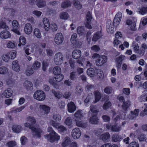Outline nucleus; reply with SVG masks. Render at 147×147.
Segmentation results:
<instances>
[{"mask_svg": "<svg viewBox=\"0 0 147 147\" xmlns=\"http://www.w3.org/2000/svg\"><path fill=\"white\" fill-rule=\"evenodd\" d=\"M33 124H31L30 123L28 122H26L24 124V127H28L31 129L33 134L35 137L40 138L41 137L42 133L41 129L37 126L33 127Z\"/></svg>", "mask_w": 147, "mask_h": 147, "instance_id": "obj_1", "label": "nucleus"}, {"mask_svg": "<svg viewBox=\"0 0 147 147\" xmlns=\"http://www.w3.org/2000/svg\"><path fill=\"white\" fill-rule=\"evenodd\" d=\"M74 119L77 126L84 128L87 127V124L83 123L82 121V119L83 117V113L82 111H78L76 112L74 114Z\"/></svg>", "mask_w": 147, "mask_h": 147, "instance_id": "obj_2", "label": "nucleus"}, {"mask_svg": "<svg viewBox=\"0 0 147 147\" xmlns=\"http://www.w3.org/2000/svg\"><path fill=\"white\" fill-rule=\"evenodd\" d=\"M97 111L95 107L92 106L90 107V111L89 114L92 115L89 119V122L92 124H96L98 122V119L96 117Z\"/></svg>", "mask_w": 147, "mask_h": 147, "instance_id": "obj_3", "label": "nucleus"}, {"mask_svg": "<svg viewBox=\"0 0 147 147\" xmlns=\"http://www.w3.org/2000/svg\"><path fill=\"white\" fill-rule=\"evenodd\" d=\"M45 138L50 142H53L56 141H58L60 139V136L55 131L50 133L49 135H46Z\"/></svg>", "mask_w": 147, "mask_h": 147, "instance_id": "obj_4", "label": "nucleus"}, {"mask_svg": "<svg viewBox=\"0 0 147 147\" xmlns=\"http://www.w3.org/2000/svg\"><path fill=\"white\" fill-rule=\"evenodd\" d=\"M34 98L38 100H43L45 97V94L42 90H38L34 94Z\"/></svg>", "mask_w": 147, "mask_h": 147, "instance_id": "obj_5", "label": "nucleus"}, {"mask_svg": "<svg viewBox=\"0 0 147 147\" xmlns=\"http://www.w3.org/2000/svg\"><path fill=\"white\" fill-rule=\"evenodd\" d=\"M107 57L105 55H101L95 61L96 65L98 66H102L107 61Z\"/></svg>", "mask_w": 147, "mask_h": 147, "instance_id": "obj_6", "label": "nucleus"}, {"mask_svg": "<svg viewBox=\"0 0 147 147\" xmlns=\"http://www.w3.org/2000/svg\"><path fill=\"white\" fill-rule=\"evenodd\" d=\"M49 123L57 129L60 133L64 132L66 131V129L65 127L63 125H60L59 123H56L53 121H51Z\"/></svg>", "mask_w": 147, "mask_h": 147, "instance_id": "obj_7", "label": "nucleus"}, {"mask_svg": "<svg viewBox=\"0 0 147 147\" xmlns=\"http://www.w3.org/2000/svg\"><path fill=\"white\" fill-rule=\"evenodd\" d=\"M63 56L60 52L56 53L54 57V61L55 63L57 65L61 64L63 62Z\"/></svg>", "mask_w": 147, "mask_h": 147, "instance_id": "obj_8", "label": "nucleus"}, {"mask_svg": "<svg viewBox=\"0 0 147 147\" xmlns=\"http://www.w3.org/2000/svg\"><path fill=\"white\" fill-rule=\"evenodd\" d=\"M81 135V131L80 129L76 128L73 129L71 131V135L74 139L79 138Z\"/></svg>", "mask_w": 147, "mask_h": 147, "instance_id": "obj_9", "label": "nucleus"}, {"mask_svg": "<svg viewBox=\"0 0 147 147\" xmlns=\"http://www.w3.org/2000/svg\"><path fill=\"white\" fill-rule=\"evenodd\" d=\"M137 20L136 18H134L133 19L131 18L127 20L126 22L127 24L128 25H130V29L131 30L135 31L136 28V22Z\"/></svg>", "mask_w": 147, "mask_h": 147, "instance_id": "obj_10", "label": "nucleus"}, {"mask_svg": "<svg viewBox=\"0 0 147 147\" xmlns=\"http://www.w3.org/2000/svg\"><path fill=\"white\" fill-rule=\"evenodd\" d=\"M64 37L62 34L58 33L56 34L55 37V42L57 45H60L63 42Z\"/></svg>", "mask_w": 147, "mask_h": 147, "instance_id": "obj_11", "label": "nucleus"}, {"mask_svg": "<svg viewBox=\"0 0 147 147\" xmlns=\"http://www.w3.org/2000/svg\"><path fill=\"white\" fill-rule=\"evenodd\" d=\"M11 35L10 32L7 30L2 31L0 33V37L2 39H7L11 38Z\"/></svg>", "mask_w": 147, "mask_h": 147, "instance_id": "obj_12", "label": "nucleus"}, {"mask_svg": "<svg viewBox=\"0 0 147 147\" xmlns=\"http://www.w3.org/2000/svg\"><path fill=\"white\" fill-rule=\"evenodd\" d=\"M106 128L108 129H110L111 130L113 131L117 132L121 130V127L120 126L117 125H114L111 126L110 124L107 125Z\"/></svg>", "mask_w": 147, "mask_h": 147, "instance_id": "obj_13", "label": "nucleus"}, {"mask_svg": "<svg viewBox=\"0 0 147 147\" xmlns=\"http://www.w3.org/2000/svg\"><path fill=\"white\" fill-rule=\"evenodd\" d=\"M24 31L27 34H30L32 31V28L31 24L30 23L26 24L24 27Z\"/></svg>", "mask_w": 147, "mask_h": 147, "instance_id": "obj_14", "label": "nucleus"}, {"mask_svg": "<svg viewBox=\"0 0 147 147\" xmlns=\"http://www.w3.org/2000/svg\"><path fill=\"white\" fill-rule=\"evenodd\" d=\"M23 86L28 90H31L33 88V84L30 81H25L23 83Z\"/></svg>", "mask_w": 147, "mask_h": 147, "instance_id": "obj_15", "label": "nucleus"}, {"mask_svg": "<svg viewBox=\"0 0 147 147\" xmlns=\"http://www.w3.org/2000/svg\"><path fill=\"white\" fill-rule=\"evenodd\" d=\"M139 110L138 109H135L134 111H131V115L128 116L127 118L132 119L136 118L138 115Z\"/></svg>", "mask_w": 147, "mask_h": 147, "instance_id": "obj_16", "label": "nucleus"}, {"mask_svg": "<svg viewBox=\"0 0 147 147\" xmlns=\"http://www.w3.org/2000/svg\"><path fill=\"white\" fill-rule=\"evenodd\" d=\"M13 91L10 88H8L5 90L2 94V96H4L7 98L10 97L12 94Z\"/></svg>", "mask_w": 147, "mask_h": 147, "instance_id": "obj_17", "label": "nucleus"}, {"mask_svg": "<svg viewBox=\"0 0 147 147\" xmlns=\"http://www.w3.org/2000/svg\"><path fill=\"white\" fill-rule=\"evenodd\" d=\"M68 111L70 113L74 112L76 109V107L73 102H71L67 105Z\"/></svg>", "mask_w": 147, "mask_h": 147, "instance_id": "obj_18", "label": "nucleus"}, {"mask_svg": "<svg viewBox=\"0 0 147 147\" xmlns=\"http://www.w3.org/2000/svg\"><path fill=\"white\" fill-rule=\"evenodd\" d=\"M71 142L70 138L68 137H66L63 140L61 145L62 147H67L70 144Z\"/></svg>", "mask_w": 147, "mask_h": 147, "instance_id": "obj_19", "label": "nucleus"}, {"mask_svg": "<svg viewBox=\"0 0 147 147\" xmlns=\"http://www.w3.org/2000/svg\"><path fill=\"white\" fill-rule=\"evenodd\" d=\"M12 67L13 70L16 72H19L20 70V67L18 61H13L12 63Z\"/></svg>", "mask_w": 147, "mask_h": 147, "instance_id": "obj_20", "label": "nucleus"}, {"mask_svg": "<svg viewBox=\"0 0 147 147\" xmlns=\"http://www.w3.org/2000/svg\"><path fill=\"white\" fill-rule=\"evenodd\" d=\"M42 22L44 25V28L46 31H48L49 30L50 24L49 20L46 18L43 19Z\"/></svg>", "mask_w": 147, "mask_h": 147, "instance_id": "obj_21", "label": "nucleus"}, {"mask_svg": "<svg viewBox=\"0 0 147 147\" xmlns=\"http://www.w3.org/2000/svg\"><path fill=\"white\" fill-rule=\"evenodd\" d=\"M81 56V52L79 50H76L72 52V57L74 59H78Z\"/></svg>", "mask_w": 147, "mask_h": 147, "instance_id": "obj_22", "label": "nucleus"}, {"mask_svg": "<svg viewBox=\"0 0 147 147\" xmlns=\"http://www.w3.org/2000/svg\"><path fill=\"white\" fill-rule=\"evenodd\" d=\"M102 36V34L100 32H97L95 33L92 38V40L94 42H96Z\"/></svg>", "mask_w": 147, "mask_h": 147, "instance_id": "obj_23", "label": "nucleus"}, {"mask_svg": "<svg viewBox=\"0 0 147 147\" xmlns=\"http://www.w3.org/2000/svg\"><path fill=\"white\" fill-rule=\"evenodd\" d=\"M64 123L69 128H71L73 126L72 120L70 117H68L66 119Z\"/></svg>", "mask_w": 147, "mask_h": 147, "instance_id": "obj_24", "label": "nucleus"}, {"mask_svg": "<svg viewBox=\"0 0 147 147\" xmlns=\"http://www.w3.org/2000/svg\"><path fill=\"white\" fill-rule=\"evenodd\" d=\"M12 130L14 132L18 133H20L22 130V127L18 125H14L12 126Z\"/></svg>", "mask_w": 147, "mask_h": 147, "instance_id": "obj_25", "label": "nucleus"}, {"mask_svg": "<svg viewBox=\"0 0 147 147\" xmlns=\"http://www.w3.org/2000/svg\"><path fill=\"white\" fill-rule=\"evenodd\" d=\"M71 4V2L70 1L65 0L61 3V7L63 8H66L70 7Z\"/></svg>", "mask_w": 147, "mask_h": 147, "instance_id": "obj_26", "label": "nucleus"}, {"mask_svg": "<svg viewBox=\"0 0 147 147\" xmlns=\"http://www.w3.org/2000/svg\"><path fill=\"white\" fill-rule=\"evenodd\" d=\"M6 83L7 85L13 87L15 85V81L13 79L9 78L6 80Z\"/></svg>", "mask_w": 147, "mask_h": 147, "instance_id": "obj_27", "label": "nucleus"}, {"mask_svg": "<svg viewBox=\"0 0 147 147\" xmlns=\"http://www.w3.org/2000/svg\"><path fill=\"white\" fill-rule=\"evenodd\" d=\"M59 17L61 19L67 20L69 16L67 12H62L59 14Z\"/></svg>", "mask_w": 147, "mask_h": 147, "instance_id": "obj_28", "label": "nucleus"}, {"mask_svg": "<svg viewBox=\"0 0 147 147\" xmlns=\"http://www.w3.org/2000/svg\"><path fill=\"white\" fill-rule=\"evenodd\" d=\"M41 66L40 63L38 61H35L32 64V68L34 70H38Z\"/></svg>", "mask_w": 147, "mask_h": 147, "instance_id": "obj_29", "label": "nucleus"}, {"mask_svg": "<svg viewBox=\"0 0 147 147\" xmlns=\"http://www.w3.org/2000/svg\"><path fill=\"white\" fill-rule=\"evenodd\" d=\"M33 33L35 36L38 38H40L42 36L40 30L37 28H36L34 30Z\"/></svg>", "mask_w": 147, "mask_h": 147, "instance_id": "obj_30", "label": "nucleus"}, {"mask_svg": "<svg viewBox=\"0 0 147 147\" xmlns=\"http://www.w3.org/2000/svg\"><path fill=\"white\" fill-rule=\"evenodd\" d=\"M17 45L16 42L13 40L9 41L7 45V47L9 49H14Z\"/></svg>", "mask_w": 147, "mask_h": 147, "instance_id": "obj_31", "label": "nucleus"}, {"mask_svg": "<svg viewBox=\"0 0 147 147\" xmlns=\"http://www.w3.org/2000/svg\"><path fill=\"white\" fill-rule=\"evenodd\" d=\"M53 72L55 75L60 74L61 73V67L58 66L54 67L53 69Z\"/></svg>", "mask_w": 147, "mask_h": 147, "instance_id": "obj_32", "label": "nucleus"}, {"mask_svg": "<svg viewBox=\"0 0 147 147\" xmlns=\"http://www.w3.org/2000/svg\"><path fill=\"white\" fill-rule=\"evenodd\" d=\"M138 12L142 15L147 13V7H142L138 9Z\"/></svg>", "mask_w": 147, "mask_h": 147, "instance_id": "obj_33", "label": "nucleus"}, {"mask_svg": "<svg viewBox=\"0 0 147 147\" xmlns=\"http://www.w3.org/2000/svg\"><path fill=\"white\" fill-rule=\"evenodd\" d=\"M87 73L89 76L93 77L95 74L96 73L94 69L93 68H90L87 69Z\"/></svg>", "mask_w": 147, "mask_h": 147, "instance_id": "obj_34", "label": "nucleus"}, {"mask_svg": "<svg viewBox=\"0 0 147 147\" xmlns=\"http://www.w3.org/2000/svg\"><path fill=\"white\" fill-rule=\"evenodd\" d=\"M106 26L107 32L110 34L113 33L114 28L112 26L111 22L107 24Z\"/></svg>", "mask_w": 147, "mask_h": 147, "instance_id": "obj_35", "label": "nucleus"}, {"mask_svg": "<svg viewBox=\"0 0 147 147\" xmlns=\"http://www.w3.org/2000/svg\"><path fill=\"white\" fill-rule=\"evenodd\" d=\"M77 32L78 34L80 35H82L85 33V31L84 27H83L79 26L77 28Z\"/></svg>", "mask_w": 147, "mask_h": 147, "instance_id": "obj_36", "label": "nucleus"}, {"mask_svg": "<svg viewBox=\"0 0 147 147\" xmlns=\"http://www.w3.org/2000/svg\"><path fill=\"white\" fill-rule=\"evenodd\" d=\"M19 44L18 45L19 47L21 46V45H25L26 43V38L22 36H21L19 38Z\"/></svg>", "mask_w": 147, "mask_h": 147, "instance_id": "obj_37", "label": "nucleus"}, {"mask_svg": "<svg viewBox=\"0 0 147 147\" xmlns=\"http://www.w3.org/2000/svg\"><path fill=\"white\" fill-rule=\"evenodd\" d=\"M123 104L122 108L123 110L126 111L131 105L130 102H121Z\"/></svg>", "mask_w": 147, "mask_h": 147, "instance_id": "obj_38", "label": "nucleus"}, {"mask_svg": "<svg viewBox=\"0 0 147 147\" xmlns=\"http://www.w3.org/2000/svg\"><path fill=\"white\" fill-rule=\"evenodd\" d=\"M2 58L3 61L5 62H8L10 59L8 53L3 54L2 56Z\"/></svg>", "mask_w": 147, "mask_h": 147, "instance_id": "obj_39", "label": "nucleus"}, {"mask_svg": "<svg viewBox=\"0 0 147 147\" xmlns=\"http://www.w3.org/2000/svg\"><path fill=\"white\" fill-rule=\"evenodd\" d=\"M36 5L38 7L42 8L46 5V2L43 0H39L36 3Z\"/></svg>", "mask_w": 147, "mask_h": 147, "instance_id": "obj_40", "label": "nucleus"}, {"mask_svg": "<svg viewBox=\"0 0 147 147\" xmlns=\"http://www.w3.org/2000/svg\"><path fill=\"white\" fill-rule=\"evenodd\" d=\"M26 121L29 122L31 124H34L36 123V120L35 119L32 117L29 116L27 117L26 119Z\"/></svg>", "mask_w": 147, "mask_h": 147, "instance_id": "obj_41", "label": "nucleus"}, {"mask_svg": "<svg viewBox=\"0 0 147 147\" xmlns=\"http://www.w3.org/2000/svg\"><path fill=\"white\" fill-rule=\"evenodd\" d=\"M40 107L46 113H48L49 112L50 108L49 107L45 105H41Z\"/></svg>", "mask_w": 147, "mask_h": 147, "instance_id": "obj_42", "label": "nucleus"}, {"mask_svg": "<svg viewBox=\"0 0 147 147\" xmlns=\"http://www.w3.org/2000/svg\"><path fill=\"white\" fill-rule=\"evenodd\" d=\"M7 68L5 67L2 66L0 67V74L4 75L7 72Z\"/></svg>", "mask_w": 147, "mask_h": 147, "instance_id": "obj_43", "label": "nucleus"}, {"mask_svg": "<svg viewBox=\"0 0 147 147\" xmlns=\"http://www.w3.org/2000/svg\"><path fill=\"white\" fill-rule=\"evenodd\" d=\"M73 2L74 6L77 9H79L81 8L82 5L79 1L77 0H74Z\"/></svg>", "mask_w": 147, "mask_h": 147, "instance_id": "obj_44", "label": "nucleus"}, {"mask_svg": "<svg viewBox=\"0 0 147 147\" xmlns=\"http://www.w3.org/2000/svg\"><path fill=\"white\" fill-rule=\"evenodd\" d=\"M34 70L30 67H28L26 71V74L28 76H30L34 73Z\"/></svg>", "mask_w": 147, "mask_h": 147, "instance_id": "obj_45", "label": "nucleus"}, {"mask_svg": "<svg viewBox=\"0 0 147 147\" xmlns=\"http://www.w3.org/2000/svg\"><path fill=\"white\" fill-rule=\"evenodd\" d=\"M56 75L57 76L55 77V79L57 82H60L64 78V76L61 74Z\"/></svg>", "mask_w": 147, "mask_h": 147, "instance_id": "obj_46", "label": "nucleus"}, {"mask_svg": "<svg viewBox=\"0 0 147 147\" xmlns=\"http://www.w3.org/2000/svg\"><path fill=\"white\" fill-rule=\"evenodd\" d=\"M77 39V35L76 33L73 34L71 36V41L73 44H75Z\"/></svg>", "mask_w": 147, "mask_h": 147, "instance_id": "obj_47", "label": "nucleus"}, {"mask_svg": "<svg viewBox=\"0 0 147 147\" xmlns=\"http://www.w3.org/2000/svg\"><path fill=\"white\" fill-rule=\"evenodd\" d=\"M109 137L110 136L109 134L108 133H106L105 134L102 135L100 137V138L104 141H105L109 139Z\"/></svg>", "mask_w": 147, "mask_h": 147, "instance_id": "obj_48", "label": "nucleus"}, {"mask_svg": "<svg viewBox=\"0 0 147 147\" xmlns=\"http://www.w3.org/2000/svg\"><path fill=\"white\" fill-rule=\"evenodd\" d=\"M52 92L54 94L55 96L58 98H60L63 96L62 93L59 92H56L54 90H52Z\"/></svg>", "mask_w": 147, "mask_h": 147, "instance_id": "obj_49", "label": "nucleus"}, {"mask_svg": "<svg viewBox=\"0 0 147 147\" xmlns=\"http://www.w3.org/2000/svg\"><path fill=\"white\" fill-rule=\"evenodd\" d=\"M94 94L95 97L96 101H98L101 98L100 92L98 91H96L94 92Z\"/></svg>", "mask_w": 147, "mask_h": 147, "instance_id": "obj_50", "label": "nucleus"}, {"mask_svg": "<svg viewBox=\"0 0 147 147\" xmlns=\"http://www.w3.org/2000/svg\"><path fill=\"white\" fill-rule=\"evenodd\" d=\"M53 118L55 121H54L56 123V121H59L61 120V116L59 115L55 114L53 115ZM52 120L53 121V120H50V121Z\"/></svg>", "mask_w": 147, "mask_h": 147, "instance_id": "obj_51", "label": "nucleus"}, {"mask_svg": "<svg viewBox=\"0 0 147 147\" xmlns=\"http://www.w3.org/2000/svg\"><path fill=\"white\" fill-rule=\"evenodd\" d=\"M0 29H8V26L3 21H0Z\"/></svg>", "mask_w": 147, "mask_h": 147, "instance_id": "obj_52", "label": "nucleus"}, {"mask_svg": "<svg viewBox=\"0 0 147 147\" xmlns=\"http://www.w3.org/2000/svg\"><path fill=\"white\" fill-rule=\"evenodd\" d=\"M9 56L10 59H13L15 58L16 56V52L15 51H12L9 53Z\"/></svg>", "mask_w": 147, "mask_h": 147, "instance_id": "obj_53", "label": "nucleus"}, {"mask_svg": "<svg viewBox=\"0 0 147 147\" xmlns=\"http://www.w3.org/2000/svg\"><path fill=\"white\" fill-rule=\"evenodd\" d=\"M104 91L106 93L109 94L112 93V89L111 87L107 86L105 88Z\"/></svg>", "mask_w": 147, "mask_h": 147, "instance_id": "obj_54", "label": "nucleus"}, {"mask_svg": "<svg viewBox=\"0 0 147 147\" xmlns=\"http://www.w3.org/2000/svg\"><path fill=\"white\" fill-rule=\"evenodd\" d=\"M91 50L94 52H98L100 50V48L97 45H95L91 47Z\"/></svg>", "mask_w": 147, "mask_h": 147, "instance_id": "obj_55", "label": "nucleus"}, {"mask_svg": "<svg viewBox=\"0 0 147 147\" xmlns=\"http://www.w3.org/2000/svg\"><path fill=\"white\" fill-rule=\"evenodd\" d=\"M69 78L72 80H75L76 78V71H72L70 73Z\"/></svg>", "mask_w": 147, "mask_h": 147, "instance_id": "obj_56", "label": "nucleus"}, {"mask_svg": "<svg viewBox=\"0 0 147 147\" xmlns=\"http://www.w3.org/2000/svg\"><path fill=\"white\" fill-rule=\"evenodd\" d=\"M12 25L13 28L18 29L19 27V24L16 20H14L12 22Z\"/></svg>", "mask_w": 147, "mask_h": 147, "instance_id": "obj_57", "label": "nucleus"}, {"mask_svg": "<svg viewBox=\"0 0 147 147\" xmlns=\"http://www.w3.org/2000/svg\"><path fill=\"white\" fill-rule=\"evenodd\" d=\"M50 28L53 32L56 31L58 29L57 25L55 23L51 24L50 25Z\"/></svg>", "mask_w": 147, "mask_h": 147, "instance_id": "obj_58", "label": "nucleus"}, {"mask_svg": "<svg viewBox=\"0 0 147 147\" xmlns=\"http://www.w3.org/2000/svg\"><path fill=\"white\" fill-rule=\"evenodd\" d=\"M123 138L121 136H118L117 135L113 136L112 137V140L113 141L117 142L121 140Z\"/></svg>", "mask_w": 147, "mask_h": 147, "instance_id": "obj_59", "label": "nucleus"}, {"mask_svg": "<svg viewBox=\"0 0 147 147\" xmlns=\"http://www.w3.org/2000/svg\"><path fill=\"white\" fill-rule=\"evenodd\" d=\"M125 114L124 113V115H121V117H119V116L115 118L114 119V121L115 122H117L119 121H121L122 120H124L126 119V118L125 117Z\"/></svg>", "mask_w": 147, "mask_h": 147, "instance_id": "obj_60", "label": "nucleus"}, {"mask_svg": "<svg viewBox=\"0 0 147 147\" xmlns=\"http://www.w3.org/2000/svg\"><path fill=\"white\" fill-rule=\"evenodd\" d=\"M138 138L140 141H145L147 139V138L144 134H141L138 136Z\"/></svg>", "mask_w": 147, "mask_h": 147, "instance_id": "obj_61", "label": "nucleus"}, {"mask_svg": "<svg viewBox=\"0 0 147 147\" xmlns=\"http://www.w3.org/2000/svg\"><path fill=\"white\" fill-rule=\"evenodd\" d=\"M133 47H134V51L135 53H136L139 49V46H138V44L136 43L135 42H134L133 43Z\"/></svg>", "mask_w": 147, "mask_h": 147, "instance_id": "obj_62", "label": "nucleus"}, {"mask_svg": "<svg viewBox=\"0 0 147 147\" xmlns=\"http://www.w3.org/2000/svg\"><path fill=\"white\" fill-rule=\"evenodd\" d=\"M96 72L98 78L100 79H102L103 77V72L100 69L97 70Z\"/></svg>", "mask_w": 147, "mask_h": 147, "instance_id": "obj_63", "label": "nucleus"}, {"mask_svg": "<svg viewBox=\"0 0 147 147\" xmlns=\"http://www.w3.org/2000/svg\"><path fill=\"white\" fill-rule=\"evenodd\" d=\"M100 147H118V146L115 144L111 145L110 144L107 143L102 145Z\"/></svg>", "mask_w": 147, "mask_h": 147, "instance_id": "obj_64", "label": "nucleus"}]
</instances>
